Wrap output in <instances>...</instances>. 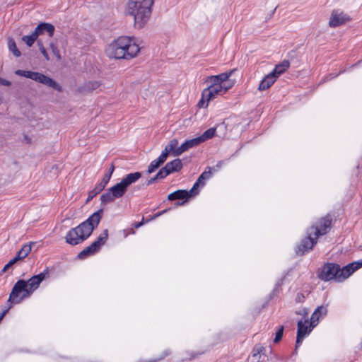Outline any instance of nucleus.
Returning <instances> with one entry per match:
<instances>
[{
  "instance_id": "obj_1",
  "label": "nucleus",
  "mask_w": 362,
  "mask_h": 362,
  "mask_svg": "<svg viewBox=\"0 0 362 362\" xmlns=\"http://www.w3.org/2000/svg\"><path fill=\"white\" fill-rule=\"evenodd\" d=\"M103 214L100 209L90 215L85 221L68 231L65 236L66 242L71 245H76L90 236L93 230L98 226Z\"/></svg>"
},
{
  "instance_id": "obj_2",
  "label": "nucleus",
  "mask_w": 362,
  "mask_h": 362,
  "mask_svg": "<svg viewBox=\"0 0 362 362\" xmlns=\"http://www.w3.org/2000/svg\"><path fill=\"white\" fill-rule=\"evenodd\" d=\"M49 274V268L37 275H34L28 281L20 279L13 286L10 293L8 301L14 304L20 303L23 299L27 298L39 288L42 281Z\"/></svg>"
},
{
  "instance_id": "obj_3",
  "label": "nucleus",
  "mask_w": 362,
  "mask_h": 362,
  "mask_svg": "<svg viewBox=\"0 0 362 362\" xmlns=\"http://www.w3.org/2000/svg\"><path fill=\"white\" fill-rule=\"evenodd\" d=\"M140 48L134 40L127 36H120L114 40L106 48L109 58L115 59H131L136 57Z\"/></svg>"
},
{
  "instance_id": "obj_4",
  "label": "nucleus",
  "mask_w": 362,
  "mask_h": 362,
  "mask_svg": "<svg viewBox=\"0 0 362 362\" xmlns=\"http://www.w3.org/2000/svg\"><path fill=\"white\" fill-rule=\"evenodd\" d=\"M332 218L329 215L322 218L316 225L312 226L307 230L308 236L303 239L298 245L296 252L304 255L313 249L317 243L319 236L325 235L331 228Z\"/></svg>"
},
{
  "instance_id": "obj_5",
  "label": "nucleus",
  "mask_w": 362,
  "mask_h": 362,
  "mask_svg": "<svg viewBox=\"0 0 362 362\" xmlns=\"http://www.w3.org/2000/svg\"><path fill=\"white\" fill-rule=\"evenodd\" d=\"M154 0H129L127 11L134 20V26L143 28L150 19Z\"/></svg>"
},
{
  "instance_id": "obj_6",
  "label": "nucleus",
  "mask_w": 362,
  "mask_h": 362,
  "mask_svg": "<svg viewBox=\"0 0 362 362\" xmlns=\"http://www.w3.org/2000/svg\"><path fill=\"white\" fill-rule=\"evenodd\" d=\"M141 177V173L135 172L126 175L119 182L107 189L100 196L101 204H105L115 202L122 197L130 185L136 182Z\"/></svg>"
},
{
  "instance_id": "obj_7",
  "label": "nucleus",
  "mask_w": 362,
  "mask_h": 362,
  "mask_svg": "<svg viewBox=\"0 0 362 362\" xmlns=\"http://www.w3.org/2000/svg\"><path fill=\"white\" fill-rule=\"evenodd\" d=\"M317 276L324 281L334 280L337 282H342L346 279L344 267H341L339 264L333 262L324 264L319 270Z\"/></svg>"
},
{
  "instance_id": "obj_8",
  "label": "nucleus",
  "mask_w": 362,
  "mask_h": 362,
  "mask_svg": "<svg viewBox=\"0 0 362 362\" xmlns=\"http://www.w3.org/2000/svg\"><path fill=\"white\" fill-rule=\"evenodd\" d=\"M15 74L17 76L30 78L36 82L47 86L49 88H52L53 89L58 90L59 92L62 91V87L59 83H57L54 80H53L50 77L47 76L46 75L42 73L18 69L15 71Z\"/></svg>"
},
{
  "instance_id": "obj_9",
  "label": "nucleus",
  "mask_w": 362,
  "mask_h": 362,
  "mask_svg": "<svg viewBox=\"0 0 362 362\" xmlns=\"http://www.w3.org/2000/svg\"><path fill=\"white\" fill-rule=\"evenodd\" d=\"M108 238V230L105 229L103 232L98 237L97 240L92 243L89 246L85 247L78 255V258L83 259L88 256H91L95 254L101 247L102 245H105Z\"/></svg>"
},
{
  "instance_id": "obj_10",
  "label": "nucleus",
  "mask_w": 362,
  "mask_h": 362,
  "mask_svg": "<svg viewBox=\"0 0 362 362\" xmlns=\"http://www.w3.org/2000/svg\"><path fill=\"white\" fill-rule=\"evenodd\" d=\"M114 170H115V166L112 163L110 167L109 168L107 172L105 174L101 182H99L95 187L94 189H93L92 190H90L88 192V196L86 202H90L91 199H93V197H95L97 194H98L101 191H103L105 189L107 184L109 182Z\"/></svg>"
},
{
  "instance_id": "obj_11",
  "label": "nucleus",
  "mask_w": 362,
  "mask_h": 362,
  "mask_svg": "<svg viewBox=\"0 0 362 362\" xmlns=\"http://www.w3.org/2000/svg\"><path fill=\"white\" fill-rule=\"evenodd\" d=\"M308 323V320H305L303 322L302 320L298 321V331H297V337L296 341V350L301 345L305 337L310 334L312 329L314 327H311L310 326L308 327L306 324Z\"/></svg>"
},
{
  "instance_id": "obj_12",
  "label": "nucleus",
  "mask_w": 362,
  "mask_h": 362,
  "mask_svg": "<svg viewBox=\"0 0 362 362\" xmlns=\"http://www.w3.org/2000/svg\"><path fill=\"white\" fill-rule=\"evenodd\" d=\"M351 18L346 14L334 11L332 13L329 25L332 28H336L349 22Z\"/></svg>"
},
{
  "instance_id": "obj_13",
  "label": "nucleus",
  "mask_w": 362,
  "mask_h": 362,
  "mask_svg": "<svg viewBox=\"0 0 362 362\" xmlns=\"http://www.w3.org/2000/svg\"><path fill=\"white\" fill-rule=\"evenodd\" d=\"M327 313V306H318L313 313L310 317V327H315L317 325L320 317L325 316Z\"/></svg>"
},
{
  "instance_id": "obj_14",
  "label": "nucleus",
  "mask_w": 362,
  "mask_h": 362,
  "mask_svg": "<svg viewBox=\"0 0 362 362\" xmlns=\"http://www.w3.org/2000/svg\"><path fill=\"white\" fill-rule=\"evenodd\" d=\"M199 144L200 142L197 137L187 140L177 148L175 152V156H178L189 148L197 146Z\"/></svg>"
},
{
  "instance_id": "obj_15",
  "label": "nucleus",
  "mask_w": 362,
  "mask_h": 362,
  "mask_svg": "<svg viewBox=\"0 0 362 362\" xmlns=\"http://www.w3.org/2000/svg\"><path fill=\"white\" fill-rule=\"evenodd\" d=\"M54 26L48 23H40L35 29L34 32L37 35H43L47 33L49 37H52L54 33Z\"/></svg>"
},
{
  "instance_id": "obj_16",
  "label": "nucleus",
  "mask_w": 362,
  "mask_h": 362,
  "mask_svg": "<svg viewBox=\"0 0 362 362\" xmlns=\"http://www.w3.org/2000/svg\"><path fill=\"white\" fill-rule=\"evenodd\" d=\"M276 80V76H274L273 74L270 72L260 81L258 86V90H265L269 88L274 83Z\"/></svg>"
},
{
  "instance_id": "obj_17",
  "label": "nucleus",
  "mask_w": 362,
  "mask_h": 362,
  "mask_svg": "<svg viewBox=\"0 0 362 362\" xmlns=\"http://www.w3.org/2000/svg\"><path fill=\"white\" fill-rule=\"evenodd\" d=\"M190 198V192L185 189H178L168 194V199L170 201L182 199L187 200Z\"/></svg>"
},
{
  "instance_id": "obj_18",
  "label": "nucleus",
  "mask_w": 362,
  "mask_h": 362,
  "mask_svg": "<svg viewBox=\"0 0 362 362\" xmlns=\"http://www.w3.org/2000/svg\"><path fill=\"white\" fill-rule=\"evenodd\" d=\"M165 166L168 171H169V174H172L173 173L180 171L183 167V164L180 159L176 158L170 162L167 163Z\"/></svg>"
},
{
  "instance_id": "obj_19",
  "label": "nucleus",
  "mask_w": 362,
  "mask_h": 362,
  "mask_svg": "<svg viewBox=\"0 0 362 362\" xmlns=\"http://www.w3.org/2000/svg\"><path fill=\"white\" fill-rule=\"evenodd\" d=\"M361 267H362V259L344 266V271H345L346 279Z\"/></svg>"
},
{
  "instance_id": "obj_20",
  "label": "nucleus",
  "mask_w": 362,
  "mask_h": 362,
  "mask_svg": "<svg viewBox=\"0 0 362 362\" xmlns=\"http://www.w3.org/2000/svg\"><path fill=\"white\" fill-rule=\"evenodd\" d=\"M289 62L288 60H284L280 64L276 65L271 73L273 74L274 76H276V78H277L289 68Z\"/></svg>"
},
{
  "instance_id": "obj_21",
  "label": "nucleus",
  "mask_w": 362,
  "mask_h": 362,
  "mask_svg": "<svg viewBox=\"0 0 362 362\" xmlns=\"http://www.w3.org/2000/svg\"><path fill=\"white\" fill-rule=\"evenodd\" d=\"M101 86V83L98 81H89L86 82L81 87V92L82 93H88L92 92L96 89H98Z\"/></svg>"
},
{
  "instance_id": "obj_22",
  "label": "nucleus",
  "mask_w": 362,
  "mask_h": 362,
  "mask_svg": "<svg viewBox=\"0 0 362 362\" xmlns=\"http://www.w3.org/2000/svg\"><path fill=\"white\" fill-rule=\"evenodd\" d=\"M34 244L30 242L29 244H25L22 248L17 252L14 257L18 261L26 257L31 251V245Z\"/></svg>"
},
{
  "instance_id": "obj_23",
  "label": "nucleus",
  "mask_w": 362,
  "mask_h": 362,
  "mask_svg": "<svg viewBox=\"0 0 362 362\" xmlns=\"http://www.w3.org/2000/svg\"><path fill=\"white\" fill-rule=\"evenodd\" d=\"M216 127H211L205 131L201 136H198L200 144L213 138L216 134Z\"/></svg>"
},
{
  "instance_id": "obj_24",
  "label": "nucleus",
  "mask_w": 362,
  "mask_h": 362,
  "mask_svg": "<svg viewBox=\"0 0 362 362\" xmlns=\"http://www.w3.org/2000/svg\"><path fill=\"white\" fill-rule=\"evenodd\" d=\"M7 45L9 51L12 52V54L16 57H19L21 55V52L19 51L16 46V43L15 40L12 37H8L7 39Z\"/></svg>"
},
{
  "instance_id": "obj_25",
  "label": "nucleus",
  "mask_w": 362,
  "mask_h": 362,
  "mask_svg": "<svg viewBox=\"0 0 362 362\" xmlns=\"http://www.w3.org/2000/svg\"><path fill=\"white\" fill-rule=\"evenodd\" d=\"M177 144H178V141L176 139H173L165 146L164 150L166 151L169 153H171L175 156V152L176 151V150L177 148H176Z\"/></svg>"
},
{
  "instance_id": "obj_26",
  "label": "nucleus",
  "mask_w": 362,
  "mask_h": 362,
  "mask_svg": "<svg viewBox=\"0 0 362 362\" xmlns=\"http://www.w3.org/2000/svg\"><path fill=\"white\" fill-rule=\"evenodd\" d=\"M37 37V35L33 31L30 35L23 36L22 41H23L28 47H31L35 43Z\"/></svg>"
},
{
  "instance_id": "obj_27",
  "label": "nucleus",
  "mask_w": 362,
  "mask_h": 362,
  "mask_svg": "<svg viewBox=\"0 0 362 362\" xmlns=\"http://www.w3.org/2000/svg\"><path fill=\"white\" fill-rule=\"evenodd\" d=\"M162 165L157 160V159L153 160L151 162L148 167L147 173L151 174L155 172L157 169H158Z\"/></svg>"
},
{
  "instance_id": "obj_28",
  "label": "nucleus",
  "mask_w": 362,
  "mask_h": 362,
  "mask_svg": "<svg viewBox=\"0 0 362 362\" xmlns=\"http://www.w3.org/2000/svg\"><path fill=\"white\" fill-rule=\"evenodd\" d=\"M233 72V70H230L228 72L221 73L218 75H216L220 84H221L223 82L226 81L229 78V77L232 75Z\"/></svg>"
},
{
  "instance_id": "obj_29",
  "label": "nucleus",
  "mask_w": 362,
  "mask_h": 362,
  "mask_svg": "<svg viewBox=\"0 0 362 362\" xmlns=\"http://www.w3.org/2000/svg\"><path fill=\"white\" fill-rule=\"evenodd\" d=\"M205 82L209 84L208 86H217L222 85V84H220V83L218 82V80L217 77L216 76V75L208 76L206 78Z\"/></svg>"
},
{
  "instance_id": "obj_30",
  "label": "nucleus",
  "mask_w": 362,
  "mask_h": 362,
  "mask_svg": "<svg viewBox=\"0 0 362 362\" xmlns=\"http://www.w3.org/2000/svg\"><path fill=\"white\" fill-rule=\"evenodd\" d=\"M212 173L211 170L203 172L198 177V182H202V186L205 185L204 180H208L211 177Z\"/></svg>"
},
{
  "instance_id": "obj_31",
  "label": "nucleus",
  "mask_w": 362,
  "mask_h": 362,
  "mask_svg": "<svg viewBox=\"0 0 362 362\" xmlns=\"http://www.w3.org/2000/svg\"><path fill=\"white\" fill-rule=\"evenodd\" d=\"M207 88H209L210 90L211 91V93L213 94L216 95V96L217 95H223V94H224L223 93V85L217 86H208Z\"/></svg>"
},
{
  "instance_id": "obj_32",
  "label": "nucleus",
  "mask_w": 362,
  "mask_h": 362,
  "mask_svg": "<svg viewBox=\"0 0 362 362\" xmlns=\"http://www.w3.org/2000/svg\"><path fill=\"white\" fill-rule=\"evenodd\" d=\"M203 98H206V102H209L211 100L216 97V95L213 94L209 88H205L203 91Z\"/></svg>"
},
{
  "instance_id": "obj_33",
  "label": "nucleus",
  "mask_w": 362,
  "mask_h": 362,
  "mask_svg": "<svg viewBox=\"0 0 362 362\" xmlns=\"http://www.w3.org/2000/svg\"><path fill=\"white\" fill-rule=\"evenodd\" d=\"M168 175H170L169 174V171H168V170L165 168V166H164L163 168H162L161 169L159 170V171L156 173V178L160 180V179L165 178Z\"/></svg>"
},
{
  "instance_id": "obj_34",
  "label": "nucleus",
  "mask_w": 362,
  "mask_h": 362,
  "mask_svg": "<svg viewBox=\"0 0 362 362\" xmlns=\"http://www.w3.org/2000/svg\"><path fill=\"white\" fill-rule=\"evenodd\" d=\"M284 329V326H280L279 327V329H277V331L276 332L275 338L274 339V343H278L281 341V339L283 337Z\"/></svg>"
},
{
  "instance_id": "obj_35",
  "label": "nucleus",
  "mask_w": 362,
  "mask_h": 362,
  "mask_svg": "<svg viewBox=\"0 0 362 362\" xmlns=\"http://www.w3.org/2000/svg\"><path fill=\"white\" fill-rule=\"evenodd\" d=\"M169 354H170V352L168 351H165L162 354V355L160 357H158V358L151 359V360H139L138 362H157V361L164 358L165 357H166Z\"/></svg>"
},
{
  "instance_id": "obj_36",
  "label": "nucleus",
  "mask_w": 362,
  "mask_h": 362,
  "mask_svg": "<svg viewBox=\"0 0 362 362\" xmlns=\"http://www.w3.org/2000/svg\"><path fill=\"white\" fill-rule=\"evenodd\" d=\"M37 45L39 47V50L42 53V54L45 57V58L47 60H49V55L48 53L46 51V49L45 48L44 45H42L41 41H37Z\"/></svg>"
},
{
  "instance_id": "obj_37",
  "label": "nucleus",
  "mask_w": 362,
  "mask_h": 362,
  "mask_svg": "<svg viewBox=\"0 0 362 362\" xmlns=\"http://www.w3.org/2000/svg\"><path fill=\"white\" fill-rule=\"evenodd\" d=\"M169 153H168L166 151L163 150L161 153V154L158 156L157 160L163 165L165 160H167V158L168 156Z\"/></svg>"
},
{
  "instance_id": "obj_38",
  "label": "nucleus",
  "mask_w": 362,
  "mask_h": 362,
  "mask_svg": "<svg viewBox=\"0 0 362 362\" xmlns=\"http://www.w3.org/2000/svg\"><path fill=\"white\" fill-rule=\"evenodd\" d=\"M202 185V182H198V180L195 182L192 188L188 191V192H190V197L192 196L196 195L198 194V192L197 191V188L199 187V185Z\"/></svg>"
},
{
  "instance_id": "obj_39",
  "label": "nucleus",
  "mask_w": 362,
  "mask_h": 362,
  "mask_svg": "<svg viewBox=\"0 0 362 362\" xmlns=\"http://www.w3.org/2000/svg\"><path fill=\"white\" fill-rule=\"evenodd\" d=\"M209 102H206V98H203V93H202V98L199 100L198 103V106L200 108H206L208 106Z\"/></svg>"
},
{
  "instance_id": "obj_40",
  "label": "nucleus",
  "mask_w": 362,
  "mask_h": 362,
  "mask_svg": "<svg viewBox=\"0 0 362 362\" xmlns=\"http://www.w3.org/2000/svg\"><path fill=\"white\" fill-rule=\"evenodd\" d=\"M18 260L13 257L4 267L3 272L6 271L10 267H11L13 264H14L16 262H17Z\"/></svg>"
},
{
  "instance_id": "obj_41",
  "label": "nucleus",
  "mask_w": 362,
  "mask_h": 362,
  "mask_svg": "<svg viewBox=\"0 0 362 362\" xmlns=\"http://www.w3.org/2000/svg\"><path fill=\"white\" fill-rule=\"evenodd\" d=\"M225 163V161L224 160H220L218 161L216 165L212 168L214 171L218 170L219 168H221L223 165Z\"/></svg>"
},
{
  "instance_id": "obj_42",
  "label": "nucleus",
  "mask_w": 362,
  "mask_h": 362,
  "mask_svg": "<svg viewBox=\"0 0 362 362\" xmlns=\"http://www.w3.org/2000/svg\"><path fill=\"white\" fill-rule=\"evenodd\" d=\"M264 349L263 347H261V346H259V347H255V348L254 349V350H253V351L255 352V353L253 354V356H255L256 355L259 354L262 352V350H264Z\"/></svg>"
},
{
  "instance_id": "obj_43",
  "label": "nucleus",
  "mask_w": 362,
  "mask_h": 362,
  "mask_svg": "<svg viewBox=\"0 0 362 362\" xmlns=\"http://www.w3.org/2000/svg\"><path fill=\"white\" fill-rule=\"evenodd\" d=\"M158 179L156 178V175H155L154 177H151V179H149L147 182H146V185H152L153 183L156 182Z\"/></svg>"
},
{
  "instance_id": "obj_44",
  "label": "nucleus",
  "mask_w": 362,
  "mask_h": 362,
  "mask_svg": "<svg viewBox=\"0 0 362 362\" xmlns=\"http://www.w3.org/2000/svg\"><path fill=\"white\" fill-rule=\"evenodd\" d=\"M0 83L6 86H9L11 84V83L9 81L3 79L1 78H0Z\"/></svg>"
},
{
  "instance_id": "obj_45",
  "label": "nucleus",
  "mask_w": 362,
  "mask_h": 362,
  "mask_svg": "<svg viewBox=\"0 0 362 362\" xmlns=\"http://www.w3.org/2000/svg\"><path fill=\"white\" fill-rule=\"evenodd\" d=\"M303 298H304V296L302 293H298L296 300L298 303H300L303 301Z\"/></svg>"
},
{
  "instance_id": "obj_46",
  "label": "nucleus",
  "mask_w": 362,
  "mask_h": 362,
  "mask_svg": "<svg viewBox=\"0 0 362 362\" xmlns=\"http://www.w3.org/2000/svg\"><path fill=\"white\" fill-rule=\"evenodd\" d=\"M232 86H233L232 84L223 85V93H226L232 87Z\"/></svg>"
},
{
  "instance_id": "obj_47",
  "label": "nucleus",
  "mask_w": 362,
  "mask_h": 362,
  "mask_svg": "<svg viewBox=\"0 0 362 362\" xmlns=\"http://www.w3.org/2000/svg\"><path fill=\"white\" fill-rule=\"evenodd\" d=\"M144 221H141V222L136 223H134V228H140L141 226H143V225H144Z\"/></svg>"
},
{
  "instance_id": "obj_48",
  "label": "nucleus",
  "mask_w": 362,
  "mask_h": 362,
  "mask_svg": "<svg viewBox=\"0 0 362 362\" xmlns=\"http://www.w3.org/2000/svg\"><path fill=\"white\" fill-rule=\"evenodd\" d=\"M24 139L27 141V143L30 142V139L27 135L24 136Z\"/></svg>"
},
{
  "instance_id": "obj_49",
  "label": "nucleus",
  "mask_w": 362,
  "mask_h": 362,
  "mask_svg": "<svg viewBox=\"0 0 362 362\" xmlns=\"http://www.w3.org/2000/svg\"><path fill=\"white\" fill-rule=\"evenodd\" d=\"M168 210H163L162 211H160V212H158V214H159V216H161L162 214H165Z\"/></svg>"
},
{
  "instance_id": "obj_50",
  "label": "nucleus",
  "mask_w": 362,
  "mask_h": 362,
  "mask_svg": "<svg viewBox=\"0 0 362 362\" xmlns=\"http://www.w3.org/2000/svg\"><path fill=\"white\" fill-rule=\"evenodd\" d=\"M168 210H163L162 211H160V212H158V214H159V216H161L162 214H165Z\"/></svg>"
},
{
  "instance_id": "obj_51",
  "label": "nucleus",
  "mask_w": 362,
  "mask_h": 362,
  "mask_svg": "<svg viewBox=\"0 0 362 362\" xmlns=\"http://www.w3.org/2000/svg\"><path fill=\"white\" fill-rule=\"evenodd\" d=\"M158 217H159V214H158V213H156V214H154L153 217L151 219H153V218H156Z\"/></svg>"
},
{
  "instance_id": "obj_52",
  "label": "nucleus",
  "mask_w": 362,
  "mask_h": 362,
  "mask_svg": "<svg viewBox=\"0 0 362 362\" xmlns=\"http://www.w3.org/2000/svg\"><path fill=\"white\" fill-rule=\"evenodd\" d=\"M183 203H184V202L178 203V205H182V204H183Z\"/></svg>"
}]
</instances>
